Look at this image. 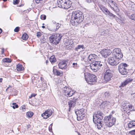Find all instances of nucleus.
Instances as JSON below:
<instances>
[{"mask_svg": "<svg viewBox=\"0 0 135 135\" xmlns=\"http://www.w3.org/2000/svg\"><path fill=\"white\" fill-rule=\"evenodd\" d=\"M19 2V0H13V4L15 5H16L18 4Z\"/></svg>", "mask_w": 135, "mask_h": 135, "instance_id": "obj_40", "label": "nucleus"}, {"mask_svg": "<svg viewBox=\"0 0 135 135\" xmlns=\"http://www.w3.org/2000/svg\"><path fill=\"white\" fill-rule=\"evenodd\" d=\"M40 18L41 20H44L46 19V17H40Z\"/></svg>", "mask_w": 135, "mask_h": 135, "instance_id": "obj_48", "label": "nucleus"}, {"mask_svg": "<svg viewBox=\"0 0 135 135\" xmlns=\"http://www.w3.org/2000/svg\"><path fill=\"white\" fill-rule=\"evenodd\" d=\"M32 97H33V94H31V96H30L29 98H32Z\"/></svg>", "mask_w": 135, "mask_h": 135, "instance_id": "obj_52", "label": "nucleus"}, {"mask_svg": "<svg viewBox=\"0 0 135 135\" xmlns=\"http://www.w3.org/2000/svg\"><path fill=\"white\" fill-rule=\"evenodd\" d=\"M123 109L127 113H129L133 110L132 106L129 103H125V104H123Z\"/></svg>", "mask_w": 135, "mask_h": 135, "instance_id": "obj_15", "label": "nucleus"}, {"mask_svg": "<svg viewBox=\"0 0 135 135\" xmlns=\"http://www.w3.org/2000/svg\"><path fill=\"white\" fill-rule=\"evenodd\" d=\"M66 2L65 0H58L57 3L58 7L59 8H63V7H64V6Z\"/></svg>", "mask_w": 135, "mask_h": 135, "instance_id": "obj_19", "label": "nucleus"}, {"mask_svg": "<svg viewBox=\"0 0 135 135\" xmlns=\"http://www.w3.org/2000/svg\"><path fill=\"white\" fill-rule=\"evenodd\" d=\"M87 2L88 3H90L92 2H94V0H86Z\"/></svg>", "mask_w": 135, "mask_h": 135, "instance_id": "obj_45", "label": "nucleus"}, {"mask_svg": "<svg viewBox=\"0 0 135 135\" xmlns=\"http://www.w3.org/2000/svg\"><path fill=\"white\" fill-rule=\"evenodd\" d=\"M132 79H131L130 78H128L125 80L124 82L122 83L120 85L121 87H124L127 85L128 83L131 82L132 81Z\"/></svg>", "mask_w": 135, "mask_h": 135, "instance_id": "obj_22", "label": "nucleus"}, {"mask_svg": "<svg viewBox=\"0 0 135 135\" xmlns=\"http://www.w3.org/2000/svg\"><path fill=\"white\" fill-rule=\"evenodd\" d=\"M28 37V35L26 33H23L22 37V38L24 40H27Z\"/></svg>", "mask_w": 135, "mask_h": 135, "instance_id": "obj_33", "label": "nucleus"}, {"mask_svg": "<svg viewBox=\"0 0 135 135\" xmlns=\"http://www.w3.org/2000/svg\"><path fill=\"white\" fill-rule=\"evenodd\" d=\"M33 94V97H35V95L34 94Z\"/></svg>", "mask_w": 135, "mask_h": 135, "instance_id": "obj_56", "label": "nucleus"}, {"mask_svg": "<svg viewBox=\"0 0 135 135\" xmlns=\"http://www.w3.org/2000/svg\"><path fill=\"white\" fill-rule=\"evenodd\" d=\"M69 105V108L70 109L71 107H74L75 104V102L73 100L70 101L68 102Z\"/></svg>", "mask_w": 135, "mask_h": 135, "instance_id": "obj_28", "label": "nucleus"}, {"mask_svg": "<svg viewBox=\"0 0 135 135\" xmlns=\"http://www.w3.org/2000/svg\"><path fill=\"white\" fill-rule=\"evenodd\" d=\"M132 79H131L130 78H128L125 80L124 82L122 83L120 85L121 87H124L127 85L128 83L131 82L132 81Z\"/></svg>", "mask_w": 135, "mask_h": 135, "instance_id": "obj_23", "label": "nucleus"}, {"mask_svg": "<svg viewBox=\"0 0 135 135\" xmlns=\"http://www.w3.org/2000/svg\"><path fill=\"white\" fill-rule=\"evenodd\" d=\"M7 1V0H3V1H4V2H6V1Z\"/></svg>", "mask_w": 135, "mask_h": 135, "instance_id": "obj_58", "label": "nucleus"}, {"mask_svg": "<svg viewBox=\"0 0 135 135\" xmlns=\"http://www.w3.org/2000/svg\"><path fill=\"white\" fill-rule=\"evenodd\" d=\"M62 37V36L61 34L55 33L50 37V41L52 44L56 45L59 43Z\"/></svg>", "mask_w": 135, "mask_h": 135, "instance_id": "obj_1", "label": "nucleus"}, {"mask_svg": "<svg viewBox=\"0 0 135 135\" xmlns=\"http://www.w3.org/2000/svg\"><path fill=\"white\" fill-rule=\"evenodd\" d=\"M53 71L55 74L60 76H61L62 75V73L61 71H59L56 69H54Z\"/></svg>", "mask_w": 135, "mask_h": 135, "instance_id": "obj_29", "label": "nucleus"}, {"mask_svg": "<svg viewBox=\"0 0 135 135\" xmlns=\"http://www.w3.org/2000/svg\"><path fill=\"white\" fill-rule=\"evenodd\" d=\"M106 1L109 4L108 6L114 11H119V9L117 8V4L113 0H106Z\"/></svg>", "mask_w": 135, "mask_h": 135, "instance_id": "obj_9", "label": "nucleus"}, {"mask_svg": "<svg viewBox=\"0 0 135 135\" xmlns=\"http://www.w3.org/2000/svg\"><path fill=\"white\" fill-rule=\"evenodd\" d=\"M2 30L0 28V33H1L2 32Z\"/></svg>", "mask_w": 135, "mask_h": 135, "instance_id": "obj_53", "label": "nucleus"}, {"mask_svg": "<svg viewBox=\"0 0 135 135\" xmlns=\"http://www.w3.org/2000/svg\"><path fill=\"white\" fill-rule=\"evenodd\" d=\"M112 76L111 71L109 70H107L104 75V82L107 83L111 80V78Z\"/></svg>", "mask_w": 135, "mask_h": 135, "instance_id": "obj_10", "label": "nucleus"}, {"mask_svg": "<svg viewBox=\"0 0 135 135\" xmlns=\"http://www.w3.org/2000/svg\"><path fill=\"white\" fill-rule=\"evenodd\" d=\"M42 35V33L40 32H37V33L36 36L38 37H40Z\"/></svg>", "mask_w": 135, "mask_h": 135, "instance_id": "obj_41", "label": "nucleus"}, {"mask_svg": "<svg viewBox=\"0 0 135 135\" xmlns=\"http://www.w3.org/2000/svg\"><path fill=\"white\" fill-rule=\"evenodd\" d=\"M19 30V27H16L14 29V31L15 32H17Z\"/></svg>", "mask_w": 135, "mask_h": 135, "instance_id": "obj_43", "label": "nucleus"}, {"mask_svg": "<svg viewBox=\"0 0 135 135\" xmlns=\"http://www.w3.org/2000/svg\"><path fill=\"white\" fill-rule=\"evenodd\" d=\"M100 9L106 15H109V16L114 17L115 15L111 13L110 12L108 9L103 6H101Z\"/></svg>", "mask_w": 135, "mask_h": 135, "instance_id": "obj_18", "label": "nucleus"}, {"mask_svg": "<svg viewBox=\"0 0 135 135\" xmlns=\"http://www.w3.org/2000/svg\"><path fill=\"white\" fill-rule=\"evenodd\" d=\"M66 65V64L64 61L61 62L59 64V68L62 69L65 68Z\"/></svg>", "mask_w": 135, "mask_h": 135, "instance_id": "obj_25", "label": "nucleus"}, {"mask_svg": "<svg viewBox=\"0 0 135 135\" xmlns=\"http://www.w3.org/2000/svg\"><path fill=\"white\" fill-rule=\"evenodd\" d=\"M80 17H71L70 22L73 26H77L79 23L83 21V18L80 19Z\"/></svg>", "mask_w": 135, "mask_h": 135, "instance_id": "obj_11", "label": "nucleus"}, {"mask_svg": "<svg viewBox=\"0 0 135 135\" xmlns=\"http://www.w3.org/2000/svg\"><path fill=\"white\" fill-rule=\"evenodd\" d=\"M102 113L100 112L96 115H93V121L94 123H96V122H98L99 121H101L103 118L102 116Z\"/></svg>", "mask_w": 135, "mask_h": 135, "instance_id": "obj_13", "label": "nucleus"}, {"mask_svg": "<svg viewBox=\"0 0 135 135\" xmlns=\"http://www.w3.org/2000/svg\"><path fill=\"white\" fill-rule=\"evenodd\" d=\"M63 91L65 95L67 97H71L74 94L73 91L68 87H64Z\"/></svg>", "mask_w": 135, "mask_h": 135, "instance_id": "obj_14", "label": "nucleus"}, {"mask_svg": "<svg viewBox=\"0 0 135 135\" xmlns=\"http://www.w3.org/2000/svg\"><path fill=\"white\" fill-rule=\"evenodd\" d=\"M9 87H8L6 89V91H7V90L8 89Z\"/></svg>", "mask_w": 135, "mask_h": 135, "instance_id": "obj_57", "label": "nucleus"}, {"mask_svg": "<svg viewBox=\"0 0 135 135\" xmlns=\"http://www.w3.org/2000/svg\"><path fill=\"white\" fill-rule=\"evenodd\" d=\"M97 124L96 125L97 126V128L98 129H100L102 127V123L101 121H99L98 122H97Z\"/></svg>", "mask_w": 135, "mask_h": 135, "instance_id": "obj_31", "label": "nucleus"}, {"mask_svg": "<svg viewBox=\"0 0 135 135\" xmlns=\"http://www.w3.org/2000/svg\"><path fill=\"white\" fill-rule=\"evenodd\" d=\"M11 107H12L13 109H15L16 108H17L18 107V105H17L16 103H13L10 104Z\"/></svg>", "mask_w": 135, "mask_h": 135, "instance_id": "obj_32", "label": "nucleus"}, {"mask_svg": "<svg viewBox=\"0 0 135 135\" xmlns=\"http://www.w3.org/2000/svg\"><path fill=\"white\" fill-rule=\"evenodd\" d=\"M105 122L107 123V125L109 127H110L113 126L116 121L115 118L111 115L105 117L104 118Z\"/></svg>", "mask_w": 135, "mask_h": 135, "instance_id": "obj_4", "label": "nucleus"}, {"mask_svg": "<svg viewBox=\"0 0 135 135\" xmlns=\"http://www.w3.org/2000/svg\"><path fill=\"white\" fill-rule=\"evenodd\" d=\"M129 134L131 135H135V129L132 130L129 132Z\"/></svg>", "mask_w": 135, "mask_h": 135, "instance_id": "obj_37", "label": "nucleus"}, {"mask_svg": "<svg viewBox=\"0 0 135 135\" xmlns=\"http://www.w3.org/2000/svg\"><path fill=\"white\" fill-rule=\"evenodd\" d=\"M110 102L108 101H105L102 102L100 106L103 108H104L107 105H110Z\"/></svg>", "mask_w": 135, "mask_h": 135, "instance_id": "obj_26", "label": "nucleus"}, {"mask_svg": "<svg viewBox=\"0 0 135 135\" xmlns=\"http://www.w3.org/2000/svg\"><path fill=\"white\" fill-rule=\"evenodd\" d=\"M68 16L69 17H82L83 16L82 12L79 11H74L71 12H68Z\"/></svg>", "mask_w": 135, "mask_h": 135, "instance_id": "obj_12", "label": "nucleus"}, {"mask_svg": "<svg viewBox=\"0 0 135 135\" xmlns=\"http://www.w3.org/2000/svg\"><path fill=\"white\" fill-rule=\"evenodd\" d=\"M128 127L129 128H135V120H132L128 123Z\"/></svg>", "mask_w": 135, "mask_h": 135, "instance_id": "obj_24", "label": "nucleus"}, {"mask_svg": "<svg viewBox=\"0 0 135 135\" xmlns=\"http://www.w3.org/2000/svg\"><path fill=\"white\" fill-rule=\"evenodd\" d=\"M41 17H46V16L45 15H41Z\"/></svg>", "mask_w": 135, "mask_h": 135, "instance_id": "obj_50", "label": "nucleus"}, {"mask_svg": "<svg viewBox=\"0 0 135 135\" xmlns=\"http://www.w3.org/2000/svg\"><path fill=\"white\" fill-rule=\"evenodd\" d=\"M111 55L119 60L123 57V54L121 52L120 49L118 48H115L113 50Z\"/></svg>", "mask_w": 135, "mask_h": 135, "instance_id": "obj_5", "label": "nucleus"}, {"mask_svg": "<svg viewBox=\"0 0 135 135\" xmlns=\"http://www.w3.org/2000/svg\"><path fill=\"white\" fill-rule=\"evenodd\" d=\"M75 113L77 116V119L80 121L82 120L85 115L86 110L84 108H82L79 110H76Z\"/></svg>", "mask_w": 135, "mask_h": 135, "instance_id": "obj_3", "label": "nucleus"}, {"mask_svg": "<svg viewBox=\"0 0 135 135\" xmlns=\"http://www.w3.org/2000/svg\"><path fill=\"white\" fill-rule=\"evenodd\" d=\"M56 25V28H54V30L52 29V30L53 31H55L57 29H58L60 27V26H59V25L58 23H57Z\"/></svg>", "mask_w": 135, "mask_h": 135, "instance_id": "obj_39", "label": "nucleus"}, {"mask_svg": "<svg viewBox=\"0 0 135 135\" xmlns=\"http://www.w3.org/2000/svg\"><path fill=\"white\" fill-rule=\"evenodd\" d=\"M24 68L20 64H18L17 65L16 69L18 71H21L23 70Z\"/></svg>", "mask_w": 135, "mask_h": 135, "instance_id": "obj_27", "label": "nucleus"}, {"mask_svg": "<svg viewBox=\"0 0 135 135\" xmlns=\"http://www.w3.org/2000/svg\"><path fill=\"white\" fill-rule=\"evenodd\" d=\"M42 27L43 28H45V27L44 26H42Z\"/></svg>", "mask_w": 135, "mask_h": 135, "instance_id": "obj_55", "label": "nucleus"}, {"mask_svg": "<svg viewBox=\"0 0 135 135\" xmlns=\"http://www.w3.org/2000/svg\"><path fill=\"white\" fill-rule=\"evenodd\" d=\"M127 66V64L126 63H122L118 66V70L120 73L122 75L127 74V69L125 68Z\"/></svg>", "mask_w": 135, "mask_h": 135, "instance_id": "obj_6", "label": "nucleus"}, {"mask_svg": "<svg viewBox=\"0 0 135 135\" xmlns=\"http://www.w3.org/2000/svg\"><path fill=\"white\" fill-rule=\"evenodd\" d=\"M3 61L5 62H11V60L9 58H5L3 60Z\"/></svg>", "mask_w": 135, "mask_h": 135, "instance_id": "obj_34", "label": "nucleus"}, {"mask_svg": "<svg viewBox=\"0 0 135 135\" xmlns=\"http://www.w3.org/2000/svg\"><path fill=\"white\" fill-rule=\"evenodd\" d=\"M73 67L74 68H76L77 66L78 65L77 63H73Z\"/></svg>", "mask_w": 135, "mask_h": 135, "instance_id": "obj_44", "label": "nucleus"}, {"mask_svg": "<svg viewBox=\"0 0 135 135\" xmlns=\"http://www.w3.org/2000/svg\"><path fill=\"white\" fill-rule=\"evenodd\" d=\"M103 63L100 61H96L93 62L90 65V67L91 69L94 71H97L99 68L102 66Z\"/></svg>", "mask_w": 135, "mask_h": 135, "instance_id": "obj_7", "label": "nucleus"}, {"mask_svg": "<svg viewBox=\"0 0 135 135\" xmlns=\"http://www.w3.org/2000/svg\"><path fill=\"white\" fill-rule=\"evenodd\" d=\"M48 62H49V61H48V60H46V64H47V63H48Z\"/></svg>", "mask_w": 135, "mask_h": 135, "instance_id": "obj_54", "label": "nucleus"}, {"mask_svg": "<svg viewBox=\"0 0 135 135\" xmlns=\"http://www.w3.org/2000/svg\"><path fill=\"white\" fill-rule=\"evenodd\" d=\"M75 100H76V99H75ZM74 101H76V100H75Z\"/></svg>", "mask_w": 135, "mask_h": 135, "instance_id": "obj_62", "label": "nucleus"}, {"mask_svg": "<svg viewBox=\"0 0 135 135\" xmlns=\"http://www.w3.org/2000/svg\"><path fill=\"white\" fill-rule=\"evenodd\" d=\"M121 18V17H119H119H116L115 19L118 22L120 23H121L122 22V21L120 20V18Z\"/></svg>", "mask_w": 135, "mask_h": 135, "instance_id": "obj_38", "label": "nucleus"}, {"mask_svg": "<svg viewBox=\"0 0 135 135\" xmlns=\"http://www.w3.org/2000/svg\"><path fill=\"white\" fill-rule=\"evenodd\" d=\"M111 53V51L109 49H103L100 51L102 56L104 57H106L110 55Z\"/></svg>", "mask_w": 135, "mask_h": 135, "instance_id": "obj_17", "label": "nucleus"}, {"mask_svg": "<svg viewBox=\"0 0 135 135\" xmlns=\"http://www.w3.org/2000/svg\"><path fill=\"white\" fill-rule=\"evenodd\" d=\"M20 109L23 110V111H24V110H25V106H23V107H21L20 108Z\"/></svg>", "mask_w": 135, "mask_h": 135, "instance_id": "obj_46", "label": "nucleus"}, {"mask_svg": "<svg viewBox=\"0 0 135 135\" xmlns=\"http://www.w3.org/2000/svg\"><path fill=\"white\" fill-rule=\"evenodd\" d=\"M49 60L52 64L54 63L56 61V59L55 57V56L54 55L50 57Z\"/></svg>", "mask_w": 135, "mask_h": 135, "instance_id": "obj_30", "label": "nucleus"}, {"mask_svg": "<svg viewBox=\"0 0 135 135\" xmlns=\"http://www.w3.org/2000/svg\"><path fill=\"white\" fill-rule=\"evenodd\" d=\"M33 114V113L31 112H28L26 114V115L29 118L31 117H32Z\"/></svg>", "mask_w": 135, "mask_h": 135, "instance_id": "obj_35", "label": "nucleus"}, {"mask_svg": "<svg viewBox=\"0 0 135 135\" xmlns=\"http://www.w3.org/2000/svg\"><path fill=\"white\" fill-rule=\"evenodd\" d=\"M9 87H11V86H9Z\"/></svg>", "mask_w": 135, "mask_h": 135, "instance_id": "obj_61", "label": "nucleus"}, {"mask_svg": "<svg viewBox=\"0 0 135 135\" xmlns=\"http://www.w3.org/2000/svg\"><path fill=\"white\" fill-rule=\"evenodd\" d=\"M2 78H1L0 79V83L2 82Z\"/></svg>", "mask_w": 135, "mask_h": 135, "instance_id": "obj_51", "label": "nucleus"}, {"mask_svg": "<svg viewBox=\"0 0 135 135\" xmlns=\"http://www.w3.org/2000/svg\"><path fill=\"white\" fill-rule=\"evenodd\" d=\"M84 45H79L77 47L75 48V50H76L78 51V49H80L81 48L82 49H83L84 48Z\"/></svg>", "mask_w": 135, "mask_h": 135, "instance_id": "obj_36", "label": "nucleus"}, {"mask_svg": "<svg viewBox=\"0 0 135 135\" xmlns=\"http://www.w3.org/2000/svg\"><path fill=\"white\" fill-rule=\"evenodd\" d=\"M119 59L113 57L111 55L108 59V61L109 64L112 65H118L119 62Z\"/></svg>", "mask_w": 135, "mask_h": 135, "instance_id": "obj_8", "label": "nucleus"}, {"mask_svg": "<svg viewBox=\"0 0 135 135\" xmlns=\"http://www.w3.org/2000/svg\"><path fill=\"white\" fill-rule=\"evenodd\" d=\"M110 94L109 93V92H105L104 94V95L105 97H108Z\"/></svg>", "mask_w": 135, "mask_h": 135, "instance_id": "obj_42", "label": "nucleus"}, {"mask_svg": "<svg viewBox=\"0 0 135 135\" xmlns=\"http://www.w3.org/2000/svg\"><path fill=\"white\" fill-rule=\"evenodd\" d=\"M65 1H66V2L64 6V7H63V8L65 9L69 8L71 7L72 4V2L69 0H65Z\"/></svg>", "mask_w": 135, "mask_h": 135, "instance_id": "obj_20", "label": "nucleus"}, {"mask_svg": "<svg viewBox=\"0 0 135 135\" xmlns=\"http://www.w3.org/2000/svg\"><path fill=\"white\" fill-rule=\"evenodd\" d=\"M36 2L37 3H39L40 1H41L42 0H35Z\"/></svg>", "mask_w": 135, "mask_h": 135, "instance_id": "obj_47", "label": "nucleus"}, {"mask_svg": "<svg viewBox=\"0 0 135 135\" xmlns=\"http://www.w3.org/2000/svg\"><path fill=\"white\" fill-rule=\"evenodd\" d=\"M53 112L52 109H48L46 110L44 113L42 114L41 115L44 118L46 119L51 116Z\"/></svg>", "mask_w": 135, "mask_h": 135, "instance_id": "obj_16", "label": "nucleus"}, {"mask_svg": "<svg viewBox=\"0 0 135 135\" xmlns=\"http://www.w3.org/2000/svg\"><path fill=\"white\" fill-rule=\"evenodd\" d=\"M97 57L98 56L95 54H91L89 56L88 60L89 61L93 62L94 61V59H97Z\"/></svg>", "mask_w": 135, "mask_h": 135, "instance_id": "obj_21", "label": "nucleus"}, {"mask_svg": "<svg viewBox=\"0 0 135 135\" xmlns=\"http://www.w3.org/2000/svg\"><path fill=\"white\" fill-rule=\"evenodd\" d=\"M31 20V21H33V20Z\"/></svg>", "mask_w": 135, "mask_h": 135, "instance_id": "obj_59", "label": "nucleus"}, {"mask_svg": "<svg viewBox=\"0 0 135 135\" xmlns=\"http://www.w3.org/2000/svg\"><path fill=\"white\" fill-rule=\"evenodd\" d=\"M4 50L3 48L2 49V54H3L4 53Z\"/></svg>", "mask_w": 135, "mask_h": 135, "instance_id": "obj_49", "label": "nucleus"}, {"mask_svg": "<svg viewBox=\"0 0 135 135\" xmlns=\"http://www.w3.org/2000/svg\"><path fill=\"white\" fill-rule=\"evenodd\" d=\"M84 75L85 80L89 84H91L92 83L96 81L97 78L95 75L89 73H85Z\"/></svg>", "mask_w": 135, "mask_h": 135, "instance_id": "obj_2", "label": "nucleus"}, {"mask_svg": "<svg viewBox=\"0 0 135 135\" xmlns=\"http://www.w3.org/2000/svg\"><path fill=\"white\" fill-rule=\"evenodd\" d=\"M51 125L52 126V124H51Z\"/></svg>", "mask_w": 135, "mask_h": 135, "instance_id": "obj_60", "label": "nucleus"}]
</instances>
